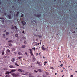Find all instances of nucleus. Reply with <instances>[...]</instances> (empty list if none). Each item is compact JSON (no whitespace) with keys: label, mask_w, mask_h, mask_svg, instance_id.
Wrapping results in <instances>:
<instances>
[{"label":"nucleus","mask_w":77,"mask_h":77,"mask_svg":"<svg viewBox=\"0 0 77 77\" xmlns=\"http://www.w3.org/2000/svg\"><path fill=\"white\" fill-rule=\"evenodd\" d=\"M36 59L35 58V57H33V61H35L36 60Z\"/></svg>","instance_id":"nucleus-18"},{"label":"nucleus","mask_w":77,"mask_h":77,"mask_svg":"<svg viewBox=\"0 0 77 77\" xmlns=\"http://www.w3.org/2000/svg\"><path fill=\"white\" fill-rule=\"evenodd\" d=\"M23 75H26V74H23Z\"/></svg>","instance_id":"nucleus-64"},{"label":"nucleus","mask_w":77,"mask_h":77,"mask_svg":"<svg viewBox=\"0 0 77 77\" xmlns=\"http://www.w3.org/2000/svg\"><path fill=\"white\" fill-rule=\"evenodd\" d=\"M2 23H3L4 22H5V21L4 20H2Z\"/></svg>","instance_id":"nucleus-31"},{"label":"nucleus","mask_w":77,"mask_h":77,"mask_svg":"<svg viewBox=\"0 0 77 77\" xmlns=\"http://www.w3.org/2000/svg\"><path fill=\"white\" fill-rule=\"evenodd\" d=\"M32 50H35V48H32Z\"/></svg>","instance_id":"nucleus-45"},{"label":"nucleus","mask_w":77,"mask_h":77,"mask_svg":"<svg viewBox=\"0 0 77 77\" xmlns=\"http://www.w3.org/2000/svg\"><path fill=\"white\" fill-rule=\"evenodd\" d=\"M8 45L10 47H11L12 46V44L11 43H9Z\"/></svg>","instance_id":"nucleus-19"},{"label":"nucleus","mask_w":77,"mask_h":77,"mask_svg":"<svg viewBox=\"0 0 77 77\" xmlns=\"http://www.w3.org/2000/svg\"><path fill=\"white\" fill-rule=\"evenodd\" d=\"M35 36H36V37H37V36H38V35H35Z\"/></svg>","instance_id":"nucleus-47"},{"label":"nucleus","mask_w":77,"mask_h":77,"mask_svg":"<svg viewBox=\"0 0 77 77\" xmlns=\"http://www.w3.org/2000/svg\"><path fill=\"white\" fill-rule=\"evenodd\" d=\"M75 72H77V71H75Z\"/></svg>","instance_id":"nucleus-63"},{"label":"nucleus","mask_w":77,"mask_h":77,"mask_svg":"<svg viewBox=\"0 0 77 77\" xmlns=\"http://www.w3.org/2000/svg\"><path fill=\"white\" fill-rule=\"evenodd\" d=\"M11 75H12L13 77H18V76H19V74L18 73H12Z\"/></svg>","instance_id":"nucleus-1"},{"label":"nucleus","mask_w":77,"mask_h":77,"mask_svg":"<svg viewBox=\"0 0 77 77\" xmlns=\"http://www.w3.org/2000/svg\"><path fill=\"white\" fill-rule=\"evenodd\" d=\"M18 14H19V12L17 11V14H16L17 16V15H18Z\"/></svg>","instance_id":"nucleus-26"},{"label":"nucleus","mask_w":77,"mask_h":77,"mask_svg":"<svg viewBox=\"0 0 77 77\" xmlns=\"http://www.w3.org/2000/svg\"><path fill=\"white\" fill-rule=\"evenodd\" d=\"M18 55H21V56H23V54L21 52H18Z\"/></svg>","instance_id":"nucleus-13"},{"label":"nucleus","mask_w":77,"mask_h":77,"mask_svg":"<svg viewBox=\"0 0 77 77\" xmlns=\"http://www.w3.org/2000/svg\"><path fill=\"white\" fill-rule=\"evenodd\" d=\"M24 43H26V41H24Z\"/></svg>","instance_id":"nucleus-53"},{"label":"nucleus","mask_w":77,"mask_h":77,"mask_svg":"<svg viewBox=\"0 0 77 77\" xmlns=\"http://www.w3.org/2000/svg\"><path fill=\"white\" fill-rule=\"evenodd\" d=\"M22 48H25L26 47V46L24 45H23L22 46Z\"/></svg>","instance_id":"nucleus-27"},{"label":"nucleus","mask_w":77,"mask_h":77,"mask_svg":"<svg viewBox=\"0 0 77 77\" xmlns=\"http://www.w3.org/2000/svg\"><path fill=\"white\" fill-rule=\"evenodd\" d=\"M38 37H39V38H42V35H38Z\"/></svg>","instance_id":"nucleus-23"},{"label":"nucleus","mask_w":77,"mask_h":77,"mask_svg":"<svg viewBox=\"0 0 77 77\" xmlns=\"http://www.w3.org/2000/svg\"><path fill=\"white\" fill-rule=\"evenodd\" d=\"M22 33H24V31H23L22 32Z\"/></svg>","instance_id":"nucleus-50"},{"label":"nucleus","mask_w":77,"mask_h":77,"mask_svg":"<svg viewBox=\"0 0 77 77\" xmlns=\"http://www.w3.org/2000/svg\"><path fill=\"white\" fill-rule=\"evenodd\" d=\"M51 69H54V68L53 67H51Z\"/></svg>","instance_id":"nucleus-37"},{"label":"nucleus","mask_w":77,"mask_h":77,"mask_svg":"<svg viewBox=\"0 0 77 77\" xmlns=\"http://www.w3.org/2000/svg\"><path fill=\"white\" fill-rule=\"evenodd\" d=\"M10 13H11V14H12V11H10Z\"/></svg>","instance_id":"nucleus-36"},{"label":"nucleus","mask_w":77,"mask_h":77,"mask_svg":"<svg viewBox=\"0 0 77 77\" xmlns=\"http://www.w3.org/2000/svg\"><path fill=\"white\" fill-rule=\"evenodd\" d=\"M10 68H15V66H12V65H10L9 66Z\"/></svg>","instance_id":"nucleus-5"},{"label":"nucleus","mask_w":77,"mask_h":77,"mask_svg":"<svg viewBox=\"0 0 77 77\" xmlns=\"http://www.w3.org/2000/svg\"><path fill=\"white\" fill-rule=\"evenodd\" d=\"M37 63L38 64V66H41V63H40V62L38 61H37Z\"/></svg>","instance_id":"nucleus-11"},{"label":"nucleus","mask_w":77,"mask_h":77,"mask_svg":"<svg viewBox=\"0 0 77 77\" xmlns=\"http://www.w3.org/2000/svg\"><path fill=\"white\" fill-rule=\"evenodd\" d=\"M15 36L16 37H18V34H16Z\"/></svg>","instance_id":"nucleus-22"},{"label":"nucleus","mask_w":77,"mask_h":77,"mask_svg":"<svg viewBox=\"0 0 77 77\" xmlns=\"http://www.w3.org/2000/svg\"><path fill=\"white\" fill-rule=\"evenodd\" d=\"M3 36H6V35L5 34H3Z\"/></svg>","instance_id":"nucleus-39"},{"label":"nucleus","mask_w":77,"mask_h":77,"mask_svg":"<svg viewBox=\"0 0 77 77\" xmlns=\"http://www.w3.org/2000/svg\"><path fill=\"white\" fill-rule=\"evenodd\" d=\"M29 75H32V73H29Z\"/></svg>","instance_id":"nucleus-33"},{"label":"nucleus","mask_w":77,"mask_h":77,"mask_svg":"<svg viewBox=\"0 0 77 77\" xmlns=\"http://www.w3.org/2000/svg\"><path fill=\"white\" fill-rule=\"evenodd\" d=\"M13 41H12V40H9L8 41V42L9 43H11V42H13Z\"/></svg>","instance_id":"nucleus-17"},{"label":"nucleus","mask_w":77,"mask_h":77,"mask_svg":"<svg viewBox=\"0 0 77 77\" xmlns=\"http://www.w3.org/2000/svg\"><path fill=\"white\" fill-rule=\"evenodd\" d=\"M39 45V43H38V45Z\"/></svg>","instance_id":"nucleus-61"},{"label":"nucleus","mask_w":77,"mask_h":77,"mask_svg":"<svg viewBox=\"0 0 77 77\" xmlns=\"http://www.w3.org/2000/svg\"><path fill=\"white\" fill-rule=\"evenodd\" d=\"M8 17L9 18V19H11V14H9Z\"/></svg>","instance_id":"nucleus-10"},{"label":"nucleus","mask_w":77,"mask_h":77,"mask_svg":"<svg viewBox=\"0 0 77 77\" xmlns=\"http://www.w3.org/2000/svg\"><path fill=\"white\" fill-rule=\"evenodd\" d=\"M69 57V55H68V57Z\"/></svg>","instance_id":"nucleus-57"},{"label":"nucleus","mask_w":77,"mask_h":77,"mask_svg":"<svg viewBox=\"0 0 77 77\" xmlns=\"http://www.w3.org/2000/svg\"><path fill=\"white\" fill-rule=\"evenodd\" d=\"M25 55H27V53L26 52H25Z\"/></svg>","instance_id":"nucleus-29"},{"label":"nucleus","mask_w":77,"mask_h":77,"mask_svg":"<svg viewBox=\"0 0 77 77\" xmlns=\"http://www.w3.org/2000/svg\"><path fill=\"white\" fill-rule=\"evenodd\" d=\"M6 53H9L10 52V50H9V49H7V50L6 51Z\"/></svg>","instance_id":"nucleus-12"},{"label":"nucleus","mask_w":77,"mask_h":77,"mask_svg":"<svg viewBox=\"0 0 77 77\" xmlns=\"http://www.w3.org/2000/svg\"><path fill=\"white\" fill-rule=\"evenodd\" d=\"M6 32V30H4V32Z\"/></svg>","instance_id":"nucleus-44"},{"label":"nucleus","mask_w":77,"mask_h":77,"mask_svg":"<svg viewBox=\"0 0 77 77\" xmlns=\"http://www.w3.org/2000/svg\"><path fill=\"white\" fill-rule=\"evenodd\" d=\"M6 34L7 35H9V32H6Z\"/></svg>","instance_id":"nucleus-32"},{"label":"nucleus","mask_w":77,"mask_h":77,"mask_svg":"<svg viewBox=\"0 0 77 77\" xmlns=\"http://www.w3.org/2000/svg\"><path fill=\"white\" fill-rule=\"evenodd\" d=\"M47 62H45L44 63V65H46V63H47Z\"/></svg>","instance_id":"nucleus-25"},{"label":"nucleus","mask_w":77,"mask_h":77,"mask_svg":"<svg viewBox=\"0 0 77 77\" xmlns=\"http://www.w3.org/2000/svg\"><path fill=\"white\" fill-rule=\"evenodd\" d=\"M15 65H16V66H19V65H18V64L17 63H16L15 64Z\"/></svg>","instance_id":"nucleus-30"},{"label":"nucleus","mask_w":77,"mask_h":77,"mask_svg":"<svg viewBox=\"0 0 77 77\" xmlns=\"http://www.w3.org/2000/svg\"><path fill=\"white\" fill-rule=\"evenodd\" d=\"M23 15H23V14H22V15H21V17H23Z\"/></svg>","instance_id":"nucleus-38"},{"label":"nucleus","mask_w":77,"mask_h":77,"mask_svg":"<svg viewBox=\"0 0 77 77\" xmlns=\"http://www.w3.org/2000/svg\"><path fill=\"white\" fill-rule=\"evenodd\" d=\"M75 31H74L73 32L74 33H75Z\"/></svg>","instance_id":"nucleus-59"},{"label":"nucleus","mask_w":77,"mask_h":77,"mask_svg":"<svg viewBox=\"0 0 77 77\" xmlns=\"http://www.w3.org/2000/svg\"><path fill=\"white\" fill-rule=\"evenodd\" d=\"M21 23L22 24H23V26H24V25H25V24H26V22H24V21H22L21 22Z\"/></svg>","instance_id":"nucleus-4"},{"label":"nucleus","mask_w":77,"mask_h":77,"mask_svg":"<svg viewBox=\"0 0 77 77\" xmlns=\"http://www.w3.org/2000/svg\"><path fill=\"white\" fill-rule=\"evenodd\" d=\"M4 70H7V69H8V68L6 67H5V68H4Z\"/></svg>","instance_id":"nucleus-24"},{"label":"nucleus","mask_w":77,"mask_h":77,"mask_svg":"<svg viewBox=\"0 0 77 77\" xmlns=\"http://www.w3.org/2000/svg\"><path fill=\"white\" fill-rule=\"evenodd\" d=\"M14 33V32H11L12 34V33Z\"/></svg>","instance_id":"nucleus-60"},{"label":"nucleus","mask_w":77,"mask_h":77,"mask_svg":"<svg viewBox=\"0 0 77 77\" xmlns=\"http://www.w3.org/2000/svg\"><path fill=\"white\" fill-rule=\"evenodd\" d=\"M38 77H41V76H38Z\"/></svg>","instance_id":"nucleus-56"},{"label":"nucleus","mask_w":77,"mask_h":77,"mask_svg":"<svg viewBox=\"0 0 77 77\" xmlns=\"http://www.w3.org/2000/svg\"><path fill=\"white\" fill-rule=\"evenodd\" d=\"M34 15H35V17H38V18H39L41 16V14H34Z\"/></svg>","instance_id":"nucleus-3"},{"label":"nucleus","mask_w":77,"mask_h":77,"mask_svg":"<svg viewBox=\"0 0 77 77\" xmlns=\"http://www.w3.org/2000/svg\"><path fill=\"white\" fill-rule=\"evenodd\" d=\"M14 28H15V29H17V26H14Z\"/></svg>","instance_id":"nucleus-49"},{"label":"nucleus","mask_w":77,"mask_h":77,"mask_svg":"<svg viewBox=\"0 0 77 77\" xmlns=\"http://www.w3.org/2000/svg\"><path fill=\"white\" fill-rule=\"evenodd\" d=\"M37 55H36V56H38V53H37Z\"/></svg>","instance_id":"nucleus-58"},{"label":"nucleus","mask_w":77,"mask_h":77,"mask_svg":"<svg viewBox=\"0 0 77 77\" xmlns=\"http://www.w3.org/2000/svg\"><path fill=\"white\" fill-rule=\"evenodd\" d=\"M21 58H22V57H19V59H21Z\"/></svg>","instance_id":"nucleus-41"},{"label":"nucleus","mask_w":77,"mask_h":77,"mask_svg":"<svg viewBox=\"0 0 77 77\" xmlns=\"http://www.w3.org/2000/svg\"><path fill=\"white\" fill-rule=\"evenodd\" d=\"M37 71H38L39 72H42V70L41 69H38L37 70Z\"/></svg>","instance_id":"nucleus-9"},{"label":"nucleus","mask_w":77,"mask_h":77,"mask_svg":"<svg viewBox=\"0 0 77 77\" xmlns=\"http://www.w3.org/2000/svg\"><path fill=\"white\" fill-rule=\"evenodd\" d=\"M13 51H15V48H13L12 49Z\"/></svg>","instance_id":"nucleus-28"},{"label":"nucleus","mask_w":77,"mask_h":77,"mask_svg":"<svg viewBox=\"0 0 77 77\" xmlns=\"http://www.w3.org/2000/svg\"><path fill=\"white\" fill-rule=\"evenodd\" d=\"M35 72H38L36 71V70H35Z\"/></svg>","instance_id":"nucleus-46"},{"label":"nucleus","mask_w":77,"mask_h":77,"mask_svg":"<svg viewBox=\"0 0 77 77\" xmlns=\"http://www.w3.org/2000/svg\"><path fill=\"white\" fill-rule=\"evenodd\" d=\"M5 15H6V16H8V15L6 14H5Z\"/></svg>","instance_id":"nucleus-43"},{"label":"nucleus","mask_w":77,"mask_h":77,"mask_svg":"<svg viewBox=\"0 0 77 77\" xmlns=\"http://www.w3.org/2000/svg\"><path fill=\"white\" fill-rule=\"evenodd\" d=\"M18 71L20 72H24V70L21 69H18Z\"/></svg>","instance_id":"nucleus-7"},{"label":"nucleus","mask_w":77,"mask_h":77,"mask_svg":"<svg viewBox=\"0 0 77 77\" xmlns=\"http://www.w3.org/2000/svg\"><path fill=\"white\" fill-rule=\"evenodd\" d=\"M10 73H11V72H9L7 71L6 72L5 74H10Z\"/></svg>","instance_id":"nucleus-15"},{"label":"nucleus","mask_w":77,"mask_h":77,"mask_svg":"<svg viewBox=\"0 0 77 77\" xmlns=\"http://www.w3.org/2000/svg\"><path fill=\"white\" fill-rule=\"evenodd\" d=\"M70 77H73V75H71L70 76Z\"/></svg>","instance_id":"nucleus-48"},{"label":"nucleus","mask_w":77,"mask_h":77,"mask_svg":"<svg viewBox=\"0 0 77 77\" xmlns=\"http://www.w3.org/2000/svg\"><path fill=\"white\" fill-rule=\"evenodd\" d=\"M29 77H33V76H29Z\"/></svg>","instance_id":"nucleus-52"},{"label":"nucleus","mask_w":77,"mask_h":77,"mask_svg":"<svg viewBox=\"0 0 77 77\" xmlns=\"http://www.w3.org/2000/svg\"><path fill=\"white\" fill-rule=\"evenodd\" d=\"M22 38L23 39H26V38H25V37H23Z\"/></svg>","instance_id":"nucleus-34"},{"label":"nucleus","mask_w":77,"mask_h":77,"mask_svg":"<svg viewBox=\"0 0 77 77\" xmlns=\"http://www.w3.org/2000/svg\"><path fill=\"white\" fill-rule=\"evenodd\" d=\"M60 66H61L62 67V66H63V64H62L60 65Z\"/></svg>","instance_id":"nucleus-42"},{"label":"nucleus","mask_w":77,"mask_h":77,"mask_svg":"<svg viewBox=\"0 0 77 77\" xmlns=\"http://www.w3.org/2000/svg\"><path fill=\"white\" fill-rule=\"evenodd\" d=\"M12 29H13V30H14V27H12L11 28Z\"/></svg>","instance_id":"nucleus-35"},{"label":"nucleus","mask_w":77,"mask_h":77,"mask_svg":"<svg viewBox=\"0 0 77 77\" xmlns=\"http://www.w3.org/2000/svg\"><path fill=\"white\" fill-rule=\"evenodd\" d=\"M43 57L44 58V59H45V57Z\"/></svg>","instance_id":"nucleus-62"},{"label":"nucleus","mask_w":77,"mask_h":77,"mask_svg":"<svg viewBox=\"0 0 77 77\" xmlns=\"http://www.w3.org/2000/svg\"><path fill=\"white\" fill-rule=\"evenodd\" d=\"M5 77H11V75H9V74H8L6 75Z\"/></svg>","instance_id":"nucleus-14"},{"label":"nucleus","mask_w":77,"mask_h":77,"mask_svg":"<svg viewBox=\"0 0 77 77\" xmlns=\"http://www.w3.org/2000/svg\"><path fill=\"white\" fill-rule=\"evenodd\" d=\"M55 74V75H57V73H56Z\"/></svg>","instance_id":"nucleus-55"},{"label":"nucleus","mask_w":77,"mask_h":77,"mask_svg":"<svg viewBox=\"0 0 77 77\" xmlns=\"http://www.w3.org/2000/svg\"><path fill=\"white\" fill-rule=\"evenodd\" d=\"M2 55H4L5 54V52L4 51H3L2 53Z\"/></svg>","instance_id":"nucleus-21"},{"label":"nucleus","mask_w":77,"mask_h":77,"mask_svg":"<svg viewBox=\"0 0 77 77\" xmlns=\"http://www.w3.org/2000/svg\"><path fill=\"white\" fill-rule=\"evenodd\" d=\"M42 49L43 50H44V51L47 50V51H48V49H47V48H44L43 46H42Z\"/></svg>","instance_id":"nucleus-2"},{"label":"nucleus","mask_w":77,"mask_h":77,"mask_svg":"<svg viewBox=\"0 0 77 77\" xmlns=\"http://www.w3.org/2000/svg\"><path fill=\"white\" fill-rule=\"evenodd\" d=\"M0 19H1L2 20H4V18L0 17Z\"/></svg>","instance_id":"nucleus-40"},{"label":"nucleus","mask_w":77,"mask_h":77,"mask_svg":"<svg viewBox=\"0 0 77 77\" xmlns=\"http://www.w3.org/2000/svg\"><path fill=\"white\" fill-rule=\"evenodd\" d=\"M8 38H6V40H8Z\"/></svg>","instance_id":"nucleus-51"},{"label":"nucleus","mask_w":77,"mask_h":77,"mask_svg":"<svg viewBox=\"0 0 77 77\" xmlns=\"http://www.w3.org/2000/svg\"><path fill=\"white\" fill-rule=\"evenodd\" d=\"M40 45H41V42H40Z\"/></svg>","instance_id":"nucleus-54"},{"label":"nucleus","mask_w":77,"mask_h":77,"mask_svg":"<svg viewBox=\"0 0 77 77\" xmlns=\"http://www.w3.org/2000/svg\"><path fill=\"white\" fill-rule=\"evenodd\" d=\"M12 62H14L15 61V59L14 58H13L11 60Z\"/></svg>","instance_id":"nucleus-16"},{"label":"nucleus","mask_w":77,"mask_h":77,"mask_svg":"<svg viewBox=\"0 0 77 77\" xmlns=\"http://www.w3.org/2000/svg\"><path fill=\"white\" fill-rule=\"evenodd\" d=\"M32 44L33 45H34V46H35V45H36V44L37 45V44H36V42H33L32 43Z\"/></svg>","instance_id":"nucleus-6"},{"label":"nucleus","mask_w":77,"mask_h":77,"mask_svg":"<svg viewBox=\"0 0 77 77\" xmlns=\"http://www.w3.org/2000/svg\"><path fill=\"white\" fill-rule=\"evenodd\" d=\"M30 53L32 56H33V53H32V51H30Z\"/></svg>","instance_id":"nucleus-20"},{"label":"nucleus","mask_w":77,"mask_h":77,"mask_svg":"<svg viewBox=\"0 0 77 77\" xmlns=\"http://www.w3.org/2000/svg\"><path fill=\"white\" fill-rule=\"evenodd\" d=\"M15 71H16V70H15V69L12 70H11L10 72L11 73L12 72H15Z\"/></svg>","instance_id":"nucleus-8"}]
</instances>
